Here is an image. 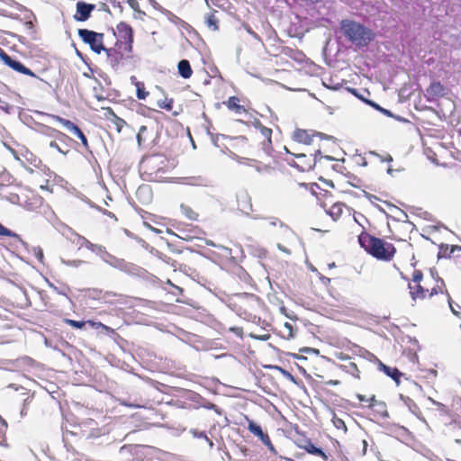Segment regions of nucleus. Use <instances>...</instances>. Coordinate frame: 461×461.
Wrapping results in <instances>:
<instances>
[{"label": "nucleus", "instance_id": "nucleus-50", "mask_svg": "<svg viewBox=\"0 0 461 461\" xmlns=\"http://www.w3.org/2000/svg\"><path fill=\"white\" fill-rule=\"evenodd\" d=\"M381 112L384 113V114H386L387 116H392V113L390 111L386 110V109H384L382 108L381 109Z\"/></svg>", "mask_w": 461, "mask_h": 461}, {"label": "nucleus", "instance_id": "nucleus-56", "mask_svg": "<svg viewBox=\"0 0 461 461\" xmlns=\"http://www.w3.org/2000/svg\"><path fill=\"white\" fill-rule=\"evenodd\" d=\"M393 168L389 167V168L387 169V173H388L389 175H393Z\"/></svg>", "mask_w": 461, "mask_h": 461}, {"label": "nucleus", "instance_id": "nucleus-49", "mask_svg": "<svg viewBox=\"0 0 461 461\" xmlns=\"http://www.w3.org/2000/svg\"><path fill=\"white\" fill-rule=\"evenodd\" d=\"M382 161L391 162L393 160V158L391 155H386L384 158L381 159Z\"/></svg>", "mask_w": 461, "mask_h": 461}, {"label": "nucleus", "instance_id": "nucleus-10", "mask_svg": "<svg viewBox=\"0 0 461 461\" xmlns=\"http://www.w3.org/2000/svg\"><path fill=\"white\" fill-rule=\"evenodd\" d=\"M238 205L240 210L244 213L249 214L250 212L252 205L250 203V198L247 193H241L239 194Z\"/></svg>", "mask_w": 461, "mask_h": 461}, {"label": "nucleus", "instance_id": "nucleus-55", "mask_svg": "<svg viewBox=\"0 0 461 461\" xmlns=\"http://www.w3.org/2000/svg\"><path fill=\"white\" fill-rule=\"evenodd\" d=\"M321 155V151L320 150H317L316 153H315V158H314V161L316 162L317 160V156H320Z\"/></svg>", "mask_w": 461, "mask_h": 461}, {"label": "nucleus", "instance_id": "nucleus-32", "mask_svg": "<svg viewBox=\"0 0 461 461\" xmlns=\"http://www.w3.org/2000/svg\"><path fill=\"white\" fill-rule=\"evenodd\" d=\"M203 182L204 181L202 177H192L187 180L186 184L192 185H203Z\"/></svg>", "mask_w": 461, "mask_h": 461}, {"label": "nucleus", "instance_id": "nucleus-22", "mask_svg": "<svg viewBox=\"0 0 461 461\" xmlns=\"http://www.w3.org/2000/svg\"><path fill=\"white\" fill-rule=\"evenodd\" d=\"M217 19L215 18L213 14H209L205 16V23L208 27L212 28V30H217Z\"/></svg>", "mask_w": 461, "mask_h": 461}, {"label": "nucleus", "instance_id": "nucleus-16", "mask_svg": "<svg viewBox=\"0 0 461 461\" xmlns=\"http://www.w3.org/2000/svg\"><path fill=\"white\" fill-rule=\"evenodd\" d=\"M343 203H334L327 212L333 220H337L342 214L343 212Z\"/></svg>", "mask_w": 461, "mask_h": 461}, {"label": "nucleus", "instance_id": "nucleus-17", "mask_svg": "<svg viewBox=\"0 0 461 461\" xmlns=\"http://www.w3.org/2000/svg\"><path fill=\"white\" fill-rule=\"evenodd\" d=\"M53 120L59 122L63 127H65L68 131H70L71 133L76 131V129L77 128V125H75L72 122L67 120V119H64V118H61L58 115H52L51 116Z\"/></svg>", "mask_w": 461, "mask_h": 461}, {"label": "nucleus", "instance_id": "nucleus-23", "mask_svg": "<svg viewBox=\"0 0 461 461\" xmlns=\"http://www.w3.org/2000/svg\"><path fill=\"white\" fill-rule=\"evenodd\" d=\"M158 106L161 109H166L167 111H171L173 108V100L165 98L163 100L158 101Z\"/></svg>", "mask_w": 461, "mask_h": 461}, {"label": "nucleus", "instance_id": "nucleus-13", "mask_svg": "<svg viewBox=\"0 0 461 461\" xmlns=\"http://www.w3.org/2000/svg\"><path fill=\"white\" fill-rule=\"evenodd\" d=\"M178 72L184 78H189L192 76V68L189 62L185 59L178 63Z\"/></svg>", "mask_w": 461, "mask_h": 461}, {"label": "nucleus", "instance_id": "nucleus-58", "mask_svg": "<svg viewBox=\"0 0 461 461\" xmlns=\"http://www.w3.org/2000/svg\"><path fill=\"white\" fill-rule=\"evenodd\" d=\"M325 158H326L327 159H330V160H331V159H332V158H331V157H329V156H326Z\"/></svg>", "mask_w": 461, "mask_h": 461}, {"label": "nucleus", "instance_id": "nucleus-5", "mask_svg": "<svg viewBox=\"0 0 461 461\" xmlns=\"http://www.w3.org/2000/svg\"><path fill=\"white\" fill-rule=\"evenodd\" d=\"M116 30L118 32V34H119V37L121 39H123L126 41V44H127V50L129 52H131L132 50V42H133V35H132V29L131 27L125 23H120L117 27H116Z\"/></svg>", "mask_w": 461, "mask_h": 461}, {"label": "nucleus", "instance_id": "nucleus-48", "mask_svg": "<svg viewBox=\"0 0 461 461\" xmlns=\"http://www.w3.org/2000/svg\"><path fill=\"white\" fill-rule=\"evenodd\" d=\"M155 159L154 157H151V158H146L142 161V164H149V163H152L153 160Z\"/></svg>", "mask_w": 461, "mask_h": 461}, {"label": "nucleus", "instance_id": "nucleus-40", "mask_svg": "<svg viewBox=\"0 0 461 461\" xmlns=\"http://www.w3.org/2000/svg\"><path fill=\"white\" fill-rule=\"evenodd\" d=\"M62 263L68 265V266H71V267H78L82 261L80 260H76V261H65V260H62Z\"/></svg>", "mask_w": 461, "mask_h": 461}, {"label": "nucleus", "instance_id": "nucleus-29", "mask_svg": "<svg viewBox=\"0 0 461 461\" xmlns=\"http://www.w3.org/2000/svg\"><path fill=\"white\" fill-rule=\"evenodd\" d=\"M72 133L79 138V140H81L82 144L86 148L87 147V140H86V136L84 135V133L82 132V131L78 127Z\"/></svg>", "mask_w": 461, "mask_h": 461}, {"label": "nucleus", "instance_id": "nucleus-14", "mask_svg": "<svg viewBox=\"0 0 461 461\" xmlns=\"http://www.w3.org/2000/svg\"><path fill=\"white\" fill-rule=\"evenodd\" d=\"M456 250H461V247L459 246H448V245H441L438 252V257H451V255Z\"/></svg>", "mask_w": 461, "mask_h": 461}, {"label": "nucleus", "instance_id": "nucleus-36", "mask_svg": "<svg viewBox=\"0 0 461 461\" xmlns=\"http://www.w3.org/2000/svg\"><path fill=\"white\" fill-rule=\"evenodd\" d=\"M422 279V274L420 271H415L413 273V276H412V283L413 284H420V282L421 281Z\"/></svg>", "mask_w": 461, "mask_h": 461}, {"label": "nucleus", "instance_id": "nucleus-30", "mask_svg": "<svg viewBox=\"0 0 461 461\" xmlns=\"http://www.w3.org/2000/svg\"><path fill=\"white\" fill-rule=\"evenodd\" d=\"M0 235L2 236H7V237H18L17 234L14 233L9 229L5 228L0 223Z\"/></svg>", "mask_w": 461, "mask_h": 461}, {"label": "nucleus", "instance_id": "nucleus-33", "mask_svg": "<svg viewBox=\"0 0 461 461\" xmlns=\"http://www.w3.org/2000/svg\"><path fill=\"white\" fill-rule=\"evenodd\" d=\"M261 441L269 447L271 451H274V447L271 444L270 438L267 435L264 434L263 437L260 438Z\"/></svg>", "mask_w": 461, "mask_h": 461}, {"label": "nucleus", "instance_id": "nucleus-34", "mask_svg": "<svg viewBox=\"0 0 461 461\" xmlns=\"http://www.w3.org/2000/svg\"><path fill=\"white\" fill-rule=\"evenodd\" d=\"M260 131L262 133V135L267 138L268 140V141H270V137H271V132L272 131L267 127H264V126H261L260 125Z\"/></svg>", "mask_w": 461, "mask_h": 461}, {"label": "nucleus", "instance_id": "nucleus-59", "mask_svg": "<svg viewBox=\"0 0 461 461\" xmlns=\"http://www.w3.org/2000/svg\"><path fill=\"white\" fill-rule=\"evenodd\" d=\"M359 399H360L361 401H365V398H363L362 396H359Z\"/></svg>", "mask_w": 461, "mask_h": 461}, {"label": "nucleus", "instance_id": "nucleus-42", "mask_svg": "<svg viewBox=\"0 0 461 461\" xmlns=\"http://www.w3.org/2000/svg\"><path fill=\"white\" fill-rule=\"evenodd\" d=\"M285 328L288 330V337L291 338L293 337V327L290 323H285Z\"/></svg>", "mask_w": 461, "mask_h": 461}, {"label": "nucleus", "instance_id": "nucleus-25", "mask_svg": "<svg viewBox=\"0 0 461 461\" xmlns=\"http://www.w3.org/2000/svg\"><path fill=\"white\" fill-rule=\"evenodd\" d=\"M332 422L338 429H341V430H343V432H347V426H346L344 420L334 416L332 419Z\"/></svg>", "mask_w": 461, "mask_h": 461}, {"label": "nucleus", "instance_id": "nucleus-27", "mask_svg": "<svg viewBox=\"0 0 461 461\" xmlns=\"http://www.w3.org/2000/svg\"><path fill=\"white\" fill-rule=\"evenodd\" d=\"M191 433L193 434V436L194 438H204L209 443V446H210L211 448L213 447L212 441L210 440L203 432L197 431L196 429H193V430H191Z\"/></svg>", "mask_w": 461, "mask_h": 461}, {"label": "nucleus", "instance_id": "nucleus-38", "mask_svg": "<svg viewBox=\"0 0 461 461\" xmlns=\"http://www.w3.org/2000/svg\"><path fill=\"white\" fill-rule=\"evenodd\" d=\"M148 1L152 5L153 8H155L162 13L166 12V10L158 3L156 2V0H148Z\"/></svg>", "mask_w": 461, "mask_h": 461}, {"label": "nucleus", "instance_id": "nucleus-3", "mask_svg": "<svg viewBox=\"0 0 461 461\" xmlns=\"http://www.w3.org/2000/svg\"><path fill=\"white\" fill-rule=\"evenodd\" d=\"M78 35L82 39V41L90 45L91 49L100 54L101 51L104 50V34L98 33L93 31H89L86 29H79Z\"/></svg>", "mask_w": 461, "mask_h": 461}, {"label": "nucleus", "instance_id": "nucleus-20", "mask_svg": "<svg viewBox=\"0 0 461 461\" xmlns=\"http://www.w3.org/2000/svg\"><path fill=\"white\" fill-rule=\"evenodd\" d=\"M249 429L251 433H253L255 436L258 437L259 438L261 437H263V435H264V432H263L262 429L260 428V426H258V424H256L253 421H249Z\"/></svg>", "mask_w": 461, "mask_h": 461}, {"label": "nucleus", "instance_id": "nucleus-31", "mask_svg": "<svg viewBox=\"0 0 461 461\" xmlns=\"http://www.w3.org/2000/svg\"><path fill=\"white\" fill-rule=\"evenodd\" d=\"M91 251H93L95 254H97L98 256H100L101 258H103V255L107 252L104 246L97 245V244H95V247Z\"/></svg>", "mask_w": 461, "mask_h": 461}, {"label": "nucleus", "instance_id": "nucleus-1", "mask_svg": "<svg viewBox=\"0 0 461 461\" xmlns=\"http://www.w3.org/2000/svg\"><path fill=\"white\" fill-rule=\"evenodd\" d=\"M340 30L343 35L357 47L367 46L374 39V33L370 29L355 21H341Z\"/></svg>", "mask_w": 461, "mask_h": 461}, {"label": "nucleus", "instance_id": "nucleus-18", "mask_svg": "<svg viewBox=\"0 0 461 461\" xmlns=\"http://www.w3.org/2000/svg\"><path fill=\"white\" fill-rule=\"evenodd\" d=\"M180 210L182 212V213L189 220H196L197 219V216L198 214L192 209L190 208L189 206L187 205H185V204H182L180 206Z\"/></svg>", "mask_w": 461, "mask_h": 461}, {"label": "nucleus", "instance_id": "nucleus-41", "mask_svg": "<svg viewBox=\"0 0 461 461\" xmlns=\"http://www.w3.org/2000/svg\"><path fill=\"white\" fill-rule=\"evenodd\" d=\"M150 193V190H149V187L147 186V185H144V186H140L139 189H138V194H149Z\"/></svg>", "mask_w": 461, "mask_h": 461}, {"label": "nucleus", "instance_id": "nucleus-11", "mask_svg": "<svg viewBox=\"0 0 461 461\" xmlns=\"http://www.w3.org/2000/svg\"><path fill=\"white\" fill-rule=\"evenodd\" d=\"M410 294L413 301L426 297L428 290H424L420 284H409Z\"/></svg>", "mask_w": 461, "mask_h": 461}, {"label": "nucleus", "instance_id": "nucleus-54", "mask_svg": "<svg viewBox=\"0 0 461 461\" xmlns=\"http://www.w3.org/2000/svg\"><path fill=\"white\" fill-rule=\"evenodd\" d=\"M276 224H277L276 221L273 220V221H269V225H271V226H276Z\"/></svg>", "mask_w": 461, "mask_h": 461}, {"label": "nucleus", "instance_id": "nucleus-15", "mask_svg": "<svg viewBox=\"0 0 461 461\" xmlns=\"http://www.w3.org/2000/svg\"><path fill=\"white\" fill-rule=\"evenodd\" d=\"M239 98L236 96H231L228 99L226 104L229 109L234 110L236 113H240L241 112H245V109L242 105L239 104Z\"/></svg>", "mask_w": 461, "mask_h": 461}, {"label": "nucleus", "instance_id": "nucleus-4", "mask_svg": "<svg viewBox=\"0 0 461 461\" xmlns=\"http://www.w3.org/2000/svg\"><path fill=\"white\" fill-rule=\"evenodd\" d=\"M0 59L6 66L10 67L14 70L24 75L35 77V74L31 69L24 67L21 62L13 59L2 49H0Z\"/></svg>", "mask_w": 461, "mask_h": 461}, {"label": "nucleus", "instance_id": "nucleus-44", "mask_svg": "<svg viewBox=\"0 0 461 461\" xmlns=\"http://www.w3.org/2000/svg\"><path fill=\"white\" fill-rule=\"evenodd\" d=\"M86 248L92 250L95 247V244L91 243L88 240L86 239L85 242L83 243Z\"/></svg>", "mask_w": 461, "mask_h": 461}, {"label": "nucleus", "instance_id": "nucleus-53", "mask_svg": "<svg viewBox=\"0 0 461 461\" xmlns=\"http://www.w3.org/2000/svg\"><path fill=\"white\" fill-rule=\"evenodd\" d=\"M278 249L282 251H285L286 253H289L288 250L286 249H285L284 247H282L281 245H278Z\"/></svg>", "mask_w": 461, "mask_h": 461}, {"label": "nucleus", "instance_id": "nucleus-39", "mask_svg": "<svg viewBox=\"0 0 461 461\" xmlns=\"http://www.w3.org/2000/svg\"><path fill=\"white\" fill-rule=\"evenodd\" d=\"M33 251H34V255L37 257V258L41 261V259L43 258V253H42L41 249V248H34Z\"/></svg>", "mask_w": 461, "mask_h": 461}, {"label": "nucleus", "instance_id": "nucleus-12", "mask_svg": "<svg viewBox=\"0 0 461 461\" xmlns=\"http://www.w3.org/2000/svg\"><path fill=\"white\" fill-rule=\"evenodd\" d=\"M102 259L104 262H105L106 264H108L111 267H115V268L121 269V268H123L125 266V262L123 259H120V258L111 255L108 252H106L105 254L103 255Z\"/></svg>", "mask_w": 461, "mask_h": 461}, {"label": "nucleus", "instance_id": "nucleus-19", "mask_svg": "<svg viewBox=\"0 0 461 461\" xmlns=\"http://www.w3.org/2000/svg\"><path fill=\"white\" fill-rule=\"evenodd\" d=\"M382 366L385 374L391 376L397 384H399V378L402 375V374L396 368H391L384 365H383Z\"/></svg>", "mask_w": 461, "mask_h": 461}, {"label": "nucleus", "instance_id": "nucleus-24", "mask_svg": "<svg viewBox=\"0 0 461 461\" xmlns=\"http://www.w3.org/2000/svg\"><path fill=\"white\" fill-rule=\"evenodd\" d=\"M127 3L129 6L138 14L139 18H141L145 15V13L140 9L137 0H128Z\"/></svg>", "mask_w": 461, "mask_h": 461}, {"label": "nucleus", "instance_id": "nucleus-7", "mask_svg": "<svg viewBox=\"0 0 461 461\" xmlns=\"http://www.w3.org/2000/svg\"><path fill=\"white\" fill-rule=\"evenodd\" d=\"M314 136H319V137L322 138L323 134L318 132V133L311 135L308 131L300 130V129L296 130L293 134V138L294 140L301 142V143H304V144H311L312 141V137H314Z\"/></svg>", "mask_w": 461, "mask_h": 461}, {"label": "nucleus", "instance_id": "nucleus-2", "mask_svg": "<svg viewBox=\"0 0 461 461\" xmlns=\"http://www.w3.org/2000/svg\"><path fill=\"white\" fill-rule=\"evenodd\" d=\"M358 241L366 251L378 259L390 260L395 251L391 243L384 242L383 240L370 236L367 233L360 234Z\"/></svg>", "mask_w": 461, "mask_h": 461}, {"label": "nucleus", "instance_id": "nucleus-6", "mask_svg": "<svg viewBox=\"0 0 461 461\" xmlns=\"http://www.w3.org/2000/svg\"><path fill=\"white\" fill-rule=\"evenodd\" d=\"M95 5L91 4H86L85 2H77V12L74 15V19L77 21H86L90 17V14L93 10H95Z\"/></svg>", "mask_w": 461, "mask_h": 461}, {"label": "nucleus", "instance_id": "nucleus-26", "mask_svg": "<svg viewBox=\"0 0 461 461\" xmlns=\"http://www.w3.org/2000/svg\"><path fill=\"white\" fill-rule=\"evenodd\" d=\"M64 321L67 324H68L71 327L76 328V329H83L86 325L85 321H74V320H70V319H65Z\"/></svg>", "mask_w": 461, "mask_h": 461}, {"label": "nucleus", "instance_id": "nucleus-21", "mask_svg": "<svg viewBox=\"0 0 461 461\" xmlns=\"http://www.w3.org/2000/svg\"><path fill=\"white\" fill-rule=\"evenodd\" d=\"M136 88H137V97L140 100H144L149 93L145 91L143 83L136 82L135 83Z\"/></svg>", "mask_w": 461, "mask_h": 461}, {"label": "nucleus", "instance_id": "nucleus-37", "mask_svg": "<svg viewBox=\"0 0 461 461\" xmlns=\"http://www.w3.org/2000/svg\"><path fill=\"white\" fill-rule=\"evenodd\" d=\"M147 131L146 126H141L139 130V132L137 134V141L139 145H141L142 142V134Z\"/></svg>", "mask_w": 461, "mask_h": 461}, {"label": "nucleus", "instance_id": "nucleus-28", "mask_svg": "<svg viewBox=\"0 0 461 461\" xmlns=\"http://www.w3.org/2000/svg\"><path fill=\"white\" fill-rule=\"evenodd\" d=\"M308 452L313 455L321 456L324 459H327V456L325 455V453L321 448L316 447L312 445H311L310 447L308 448Z\"/></svg>", "mask_w": 461, "mask_h": 461}, {"label": "nucleus", "instance_id": "nucleus-9", "mask_svg": "<svg viewBox=\"0 0 461 461\" xmlns=\"http://www.w3.org/2000/svg\"><path fill=\"white\" fill-rule=\"evenodd\" d=\"M107 60L113 69H117L123 56L116 49H105Z\"/></svg>", "mask_w": 461, "mask_h": 461}, {"label": "nucleus", "instance_id": "nucleus-52", "mask_svg": "<svg viewBox=\"0 0 461 461\" xmlns=\"http://www.w3.org/2000/svg\"><path fill=\"white\" fill-rule=\"evenodd\" d=\"M449 305H450V308H451L452 312H453L454 314L457 315L458 313H457V312H456V309H454V308H453V306H452V304H451V303H450V302H449Z\"/></svg>", "mask_w": 461, "mask_h": 461}, {"label": "nucleus", "instance_id": "nucleus-47", "mask_svg": "<svg viewBox=\"0 0 461 461\" xmlns=\"http://www.w3.org/2000/svg\"><path fill=\"white\" fill-rule=\"evenodd\" d=\"M254 338L260 339V340H267L269 339V335H263V336H253Z\"/></svg>", "mask_w": 461, "mask_h": 461}, {"label": "nucleus", "instance_id": "nucleus-51", "mask_svg": "<svg viewBox=\"0 0 461 461\" xmlns=\"http://www.w3.org/2000/svg\"><path fill=\"white\" fill-rule=\"evenodd\" d=\"M17 200H18V196H16V195H14V197L10 198V201H11L12 203H17Z\"/></svg>", "mask_w": 461, "mask_h": 461}, {"label": "nucleus", "instance_id": "nucleus-46", "mask_svg": "<svg viewBox=\"0 0 461 461\" xmlns=\"http://www.w3.org/2000/svg\"><path fill=\"white\" fill-rule=\"evenodd\" d=\"M366 103L369 104L370 105H372L373 107H375L376 110L381 112L382 107L379 106L377 104L373 103L371 101H366Z\"/></svg>", "mask_w": 461, "mask_h": 461}, {"label": "nucleus", "instance_id": "nucleus-57", "mask_svg": "<svg viewBox=\"0 0 461 461\" xmlns=\"http://www.w3.org/2000/svg\"><path fill=\"white\" fill-rule=\"evenodd\" d=\"M437 294V291H436V289H435V288H433V289H432V291H431V293H430V294H429V295H432V294Z\"/></svg>", "mask_w": 461, "mask_h": 461}, {"label": "nucleus", "instance_id": "nucleus-43", "mask_svg": "<svg viewBox=\"0 0 461 461\" xmlns=\"http://www.w3.org/2000/svg\"><path fill=\"white\" fill-rule=\"evenodd\" d=\"M50 148H53V149H57V150H58L59 152H60V153H64V152L62 151V149L59 148V146L55 141H51V142L50 143Z\"/></svg>", "mask_w": 461, "mask_h": 461}, {"label": "nucleus", "instance_id": "nucleus-45", "mask_svg": "<svg viewBox=\"0 0 461 461\" xmlns=\"http://www.w3.org/2000/svg\"><path fill=\"white\" fill-rule=\"evenodd\" d=\"M233 158L240 164L244 163L245 160H247L245 158L240 157L238 155H233Z\"/></svg>", "mask_w": 461, "mask_h": 461}, {"label": "nucleus", "instance_id": "nucleus-8", "mask_svg": "<svg viewBox=\"0 0 461 461\" xmlns=\"http://www.w3.org/2000/svg\"><path fill=\"white\" fill-rule=\"evenodd\" d=\"M446 89L439 82H433L427 88V97L429 100L435 99L437 97L445 95Z\"/></svg>", "mask_w": 461, "mask_h": 461}, {"label": "nucleus", "instance_id": "nucleus-35", "mask_svg": "<svg viewBox=\"0 0 461 461\" xmlns=\"http://www.w3.org/2000/svg\"><path fill=\"white\" fill-rule=\"evenodd\" d=\"M86 240V238L85 237H82V236H79V235H76L75 236V239L73 240V242L76 243L79 248L81 247H84V242Z\"/></svg>", "mask_w": 461, "mask_h": 461}]
</instances>
